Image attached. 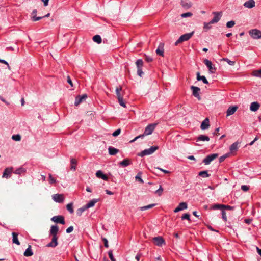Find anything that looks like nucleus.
<instances>
[{"mask_svg":"<svg viewBox=\"0 0 261 261\" xmlns=\"http://www.w3.org/2000/svg\"><path fill=\"white\" fill-rule=\"evenodd\" d=\"M157 124L156 123H152L148 125L145 128L144 132L143 134L140 135L138 136H137L135 137L133 140H132L130 142H134L138 138H143L144 136L149 135L152 134L153 131L154 130Z\"/></svg>","mask_w":261,"mask_h":261,"instance_id":"obj_1","label":"nucleus"},{"mask_svg":"<svg viewBox=\"0 0 261 261\" xmlns=\"http://www.w3.org/2000/svg\"><path fill=\"white\" fill-rule=\"evenodd\" d=\"M122 90V88L121 86L117 87L116 88V94L120 105L124 108H126V105L123 100V94L121 93Z\"/></svg>","mask_w":261,"mask_h":261,"instance_id":"obj_2","label":"nucleus"},{"mask_svg":"<svg viewBox=\"0 0 261 261\" xmlns=\"http://www.w3.org/2000/svg\"><path fill=\"white\" fill-rule=\"evenodd\" d=\"M194 34V32L192 31L191 33H186L180 36L178 39L175 42V45L177 46L184 41L189 40L193 36Z\"/></svg>","mask_w":261,"mask_h":261,"instance_id":"obj_3","label":"nucleus"},{"mask_svg":"<svg viewBox=\"0 0 261 261\" xmlns=\"http://www.w3.org/2000/svg\"><path fill=\"white\" fill-rule=\"evenodd\" d=\"M159 148L158 146H153L148 149H146L138 154V155L141 157L145 155H148L152 154L155 151Z\"/></svg>","mask_w":261,"mask_h":261,"instance_id":"obj_4","label":"nucleus"},{"mask_svg":"<svg viewBox=\"0 0 261 261\" xmlns=\"http://www.w3.org/2000/svg\"><path fill=\"white\" fill-rule=\"evenodd\" d=\"M211 209L212 210H218V209H221V210H233L234 209V207L229 205H226L224 204H215L214 205H212L211 206Z\"/></svg>","mask_w":261,"mask_h":261,"instance_id":"obj_5","label":"nucleus"},{"mask_svg":"<svg viewBox=\"0 0 261 261\" xmlns=\"http://www.w3.org/2000/svg\"><path fill=\"white\" fill-rule=\"evenodd\" d=\"M203 63L207 66L208 69V71L211 73H214L216 71V68L215 66L212 64V62L207 60L204 59L203 60Z\"/></svg>","mask_w":261,"mask_h":261,"instance_id":"obj_6","label":"nucleus"},{"mask_svg":"<svg viewBox=\"0 0 261 261\" xmlns=\"http://www.w3.org/2000/svg\"><path fill=\"white\" fill-rule=\"evenodd\" d=\"M250 36L255 39L261 38V31L257 29H252L249 31Z\"/></svg>","mask_w":261,"mask_h":261,"instance_id":"obj_7","label":"nucleus"},{"mask_svg":"<svg viewBox=\"0 0 261 261\" xmlns=\"http://www.w3.org/2000/svg\"><path fill=\"white\" fill-rule=\"evenodd\" d=\"M218 156V154L217 153H213L210 154L204 159V160H203V163L205 165H208L212 161L216 159Z\"/></svg>","mask_w":261,"mask_h":261,"instance_id":"obj_8","label":"nucleus"},{"mask_svg":"<svg viewBox=\"0 0 261 261\" xmlns=\"http://www.w3.org/2000/svg\"><path fill=\"white\" fill-rule=\"evenodd\" d=\"M153 243L158 246H162L163 244H165V241L162 237H156L152 238Z\"/></svg>","mask_w":261,"mask_h":261,"instance_id":"obj_9","label":"nucleus"},{"mask_svg":"<svg viewBox=\"0 0 261 261\" xmlns=\"http://www.w3.org/2000/svg\"><path fill=\"white\" fill-rule=\"evenodd\" d=\"M51 220L53 222L57 223H60L62 224H65V223L64 217L61 215L54 216L51 218Z\"/></svg>","mask_w":261,"mask_h":261,"instance_id":"obj_10","label":"nucleus"},{"mask_svg":"<svg viewBox=\"0 0 261 261\" xmlns=\"http://www.w3.org/2000/svg\"><path fill=\"white\" fill-rule=\"evenodd\" d=\"M53 199L56 202L62 203L64 200L63 194H56L52 196Z\"/></svg>","mask_w":261,"mask_h":261,"instance_id":"obj_11","label":"nucleus"},{"mask_svg":"<svg viewBox=\"0 0 261 261\" xmlns=\"http://www.w3.org/2000/svg\"><path fill=\"white\" fill-rule=\"evenodd\" d=\"M213 14L215 16L210 21L211 23L214 24L218 22L220 20L222 16V12H214Z\"/></svg>","mask_w":261,"mask_h":261,"instance_id":"obj_12","label":"nucleus"},{"mask_svg":"<svg viewBox=\"0 0 261 261\" xmlns=\"http://www.w3.org/2000/svg\"><path fill=\"white\" fill-rule=\"evenodd\" d=\"M191 89L192 90V94L196 98H198V100L201 99L200 96L199 95V92L200 91V89L199 87H195L194 86H192L191 87Z\"/></svg>","mask_w":261,"mask_h":261,"instance_id":"obj_13","label":"nucleus"},{"mask_svg":"<svg viewBox=\"0 0 261 261\" xmlns=\"http://www.w3.org/2000/svg\"><path fill=\"white\" fill-rule=\"evenodd\" d=\"M58 236H53L51 241L46 245V247H56L58 245Z\"/></svg>","mask_w":261,"mask_h":261,"instance_id":"obj_14","label":"nucleus"},{"mask_svg":"<svg viewBox=\"0 0 261 261\" xmlns=\"http://www.w3.org/2000/svg\"><path fill=\"white\" fill-rule=\"evenodd\" d=\"M238 109V106H233L229 107L226 111L227 117L233 115Z\"/></svg>","mask_w":261,"mask_h":261,"instance_id":"obj_15","label":"nucleus"},{"mask_svg":"<svg viewBox=\"0 0 261 261\" xmlns=\"http://www.w3.org/2000/svg\"><path fill=\"white\" fill-rule=\"evenodd\" d=\"M87 97L86 94H83L82 95L77 96L75 100L74 104L75 106L79 105L81 102H82L84 100H85Z\"/></svg>","mask_w":261,"mask_h":261,"instance_id":"obj_16","label":"nucleus"},{"mask_svg":"<svg viewBox=\"0 0 261 261\" xmlns=\"http://www.w3.org/2000/svg\"><path fill=\"white\" fill-rule=\"evenodd\" d=\"M13 168H6L3 174L2 177L5 178H8L10 177V174L12 173Z\"/></svg>","mask_w":261,"mask_h":261,"instance_id":"obj_17","label":"nucleus"},{"mask_svg":"<svg viewBox=\"0 0 261 261\" xmlns=\"http://www.w3.org/2000/svg\"><path fill=\"white\" fill-rule=\"evenodd\" d=\"M59 230V227L57 225L51 226L49 231L50 234L52 236H57Z\"/></svg>","mask_w":261,"mask_h":261,"instance_id":"obj_18","label":"nucleus"},{"mask_svg":"<svg viewBox=\"0 0 261 261\" xmlns=\"http://www.w3.org/2000/svg\"><path fill=\"white\" fill-rule=\"evenodd\" d=\"M158 186H156L155 187H153L150 188V190L151 191H154L155 194H158L159 196L162 195V192L163 191V189L161 185H159V188L158 189H156Z\"/></svg>","mask_w":261,"mask_h":261,"instance_id":"obj_19","label":"nucleus"},{"mask_svg":"<svg viewBox=\"0 0 261 261\" xmlns=\"http://www.w3.org/2000/svg\"><path fill=\"white\" fill-rule=\"evenodd\" d=\"M210 126L209 119L206 118L201 123L200 128L202 130L207 129Z\"/></svg>","mask_w":261,"mask_h":261,"instance_id":"obj_20","label":"nucleus"},{"mask_svg":"<svg viewBox=\"0 0 261 261\" xmlns=\"http://www.w3.org/2000/svg\"><path fill=\"white\" fill-rule=\"evenodd\" d=\"M157 55H160L161 56H164V44L160 43L155 51Z\"/></svg>","mask_w":261,"mask_h":261,"instance_id":"obj_21","label":"nucleus"},{"mask_svg":"<svg viewBox=\"0 0 261 261\" xmlns=\"http://www.w3.org/2000/svg\"><path fill=\"white\" fill-rule=\"evenodd\" d=\"M260 107V104L258 102H253L250 106V110L251 111L255 112L258 110Z\"/></svg>","mask_w":261,"mask_h":261,"instance_id":"obj_22","label":"nucleus"},{"mask_svg":"<svg viewBox=\"0 0 261 261\" xmlns=\"http://www.w3.org/2000/svg\"><path fill=\"white\" fill-rule=\"evenodd\" d=\"M244 6L246 8H252L255 6V1L254 0H249L246 1L244 4Z\"/></svg>","mask_w":261,"mask_h":261,"instance_id":"obj_23","label":"nucleus"},{"mask_svg":"<svg viewBox=\"0 0 261 261\" xmlns=\"http://www.w3.org/2000/svg\"><path fill=\"white\" fill-rule=\"evenodd\" d=\"M196 142L198 141H208L210 140V138L204 135H200L196 139Z\"/></svg>","mask_w":261,"mask_h":261,"instance_id":"obj_24","label":"nucleus"},{"mask_svg":"<svg viewBox=\"0 0 261 261\" xmlns=\"http://www.w3.org/2000/svg\"><path fill=\"white\" fill-rule=\"evenodd\" d=\"M96 176L98 178L102 179H108V177L106 174H104L101 170H98L96 173Z\"/></svg>","mask_w":261,"mask_h":261,"instance_id":"obj_25","label":"nucleus"},{"mask_svg":"<svg viewBox=\"0 0 261 261\" xmlns=\"http://www.w3.org/2000/svg\"><path fill=\"white\" fill-rule=\"evenodd\" d=\"M197 80L198 81H200V80L202 81V82L204 84H208V82L207 80V79H206V77L204 76H201L200 75L199 72L197 73Z\"/></svg>","mask_w":261,"mask_h":261,"instance_id":"obj_26","label":"nucleus"},{"mask_svg":"<svg viewBox=\"0 0 261 261\" xmlns=\"http://www.w3.org/2000/svg\"><path fill=\"white\" fill-rule=\"evenodd\" d=\"M108 150L109 153L111 155H114L119 152L118 149L111 146L109 147Z\"/></svg>","mask_w":261,"mask_h":261,"instance_id":"obj_27","label":"nucleus"},{"mask_svg":"<svg viewBox=\"0 0 261 261\" xmlns=\"http://www.w3.org/2000/svg\"><path fill=\"white\" fill-rule=\"evenodd\" d=\"M25 172H26V169L25 168H24L23 167H20V168L17 169L16 170H15V171L14 172V173L16 174L21 175V174H24Z\"/></svg>","mask_w":261,"mask_h":261,"instance_id":"obj_28","label":"nucleus"},{"mask_svg":"<svg viewBox=\"0 0 261 261\" xmlns=\"http://www.w3.org/2000/svg\"><path fill=\"white\" fill-rule=\"evenodd\" d=\"M239 143L238 142H236L233 143L231 146H230V150L231 152H233L237 150L238 148V145Z\"/></svg>","mask_w":261,"mask_h":261,"instance_id":"obj_29","label":"nucleus"},{"mask_svg":"<svg viewBox=\"0 0 261 261\" xmlns=\"http://www.w3.org/2000/svg\"><path fill=\"white\" fill-rule=\"evenodd\" d=\"M13 243L18 245H20V242L18 239V234L16 232H12Z\"/></svg>","mask_w":261,"mask_h":261,"instance_id":"obj_30","label":"nucleus"},{"mask_svg":"<svg viewBox=\"0 0 261 261\" xmlns=\"http://www.w3.org/2000/svg\"><path fill=\"white\" fill-rule=\"evenodd\" d=\"M33 253L32 251L31 246H29V247L25 250L24 255L25 256H31L33 255Z\"/></svg>","mask_w":261,"mask_h":261,"instance_id":"obj_31","label":"nucleus"},{"mask_svg":"<svg viewBox=\"0 0 261 261\" xmlns=\"http://www.w3.org/2000/svg\"><path fill=\"white\" fill-rule=\"evenodd\" d=\"M71 169L75 171L76 170V166L77 165V161L73 158L71 159Z\"/></svg>","mask_w":261,"mask_h":261,"instance_id":"obj_32","label":"nucleus"},{"mask_svg":"<svg viewBox=\"0 0 261 261\" xmlns=\"http://www.w3.org/2000/svg\"><path fill=\"white\" fill-rule=\"evenodd\" d=\"M97 200L96 199H93L90 201L86 205H85L86 208L87 209L93 206L97 202Z\"/></svg>","mask_w":261,"mask_h":261,"instance_id":"obj_33","label":"nucleus"},{"mask_svg":"<svg viewBox=\"0 0 261 261\" xmlns=\"http://www.w3.org/2000/svg\"><path fill=\"white\" fill-rule=\"evenodd\" d=\"M130 160L128 159H125L123 160L122 162H120V164L123 166V167H126L130 165Z\"/></svg>","mask_w":261,"mask_h":261,"instance_id":"obj_34","label":"nucleus"},{"mask_svg":"<svg viewBox=\"0 0 261 261\" xmlns=\"http://www.w3.org/2000/svg\"><path fill=\"white\" fill-rule=\"evenodd\" d=\"M155 205H156V204H151L148 205L147 206H144L140 207L139 208V209H140V211H145V210H148V209H149V208H151L153 207Z\"/></svg>","mask_w":261,"mask_h":261,"instance_id":"obj_35","label":"nucleus"},{"mask_svg":"<svg viewBox=\"0 0 261 261\" xmlns=\"http://www.w3.org/2000/svg\"><path fill=\"white\" fill-rule=\"evenodd\" d=\"M93 40L98 44L101 42V38L100 35H96L93 37Z\"/></svg>","mask_w":261,"mask_h":261,"instance_id":"obj_36","label":"nucleus"},{"mask_svg":"<svg viewBox=\"0 0 261 261\" xmlns=\"http://www.w3.org/2000/svg\"><path fill=\"white\" fill-rule=\"evenodd\" d=\"M87 208H86V206L85 205L83 206V207L79 208L76 211V215L79 216H81V215L82 214V213L86 210H87Z\"/></svg>","mask_w":261,"mask_h":261,"instance_id":"obj_37","label":"nucleus"},{"mask_svg":"<svg viewBox=\"0 0 261 261\" xmlns=\"http://www.w3.org/2000/svg\"><path fill=\"white\" fill-rule=\"evenodd\" d=\"M198 175L202 178H206L209 177V174L206 171H200L198 173Z\"/></svg>","mask_w":261,"mask_h":261,"instance_id":"obj_38","label":"nucleus"},{"mask_svg":"<svg viewBox=\"0 0 261 261\" xmlns=\"http://www.w3.org/2000/svg\"><path fill=\"white\" fill-rule=\"evenodd\" d=\"M136 65L137 68H142L143 65V62L142 59H138L136 62Z\"/></svg>","mask_w":261,"mask_h":261,"instance_id":"obj_39","label":"nucleus"},{"mask_svg":"<svg viewBox=\"0 0 261 261\" xmlns=\"http://www.w3.org/2000/svg\"><path fill=\"white\" fill-rule=\"evenodd\" d=\"M67 210L71 213L72 214L74 212L73 208V203H70L68 204L66 206Z\"/></svg>","mask_w":261,"mask_h":261,"instance_id":"obj_40","label":"nucleus"},{"mask_svg":"<svg viewBox=\"0 0 261 261\" xmlns=\"http://www.w3.org/2000/svg\"><path fill=\"white\" fill-rule=\"evenodd\" d=\"M253 75L256 77H261V69L254 70L253 71Z\"/></svg>","mask_w":261,"mask_h":261,"instance_id":"obj_41","label":"nucleus"},{"mask_svg":"<svg viewBox=\"0 0 261 261\" xmlns=\"http://www.w3.org/2000/svg\"><path fill=\"white\" fill-rule=\"evenodd\" d=\"M12 139L15 141H19L21 140V136L19 134L14 135L12 136Z\"/></svg>","mask_w":261,"mask_h":261,"instance_id":"obj_42","label":"nucleus"},{"mask_svg":"<svg viewBox=\"0 0 261 261\" xmlns=\"http://www.w3.org/2000/svg\"><path fill=\"white\" fill-rule=\"evenodd\" d=\"M179 207L182 208V210L187 208V204L186 202H181L178 206Z\"/></svg>","mask_w":261,"mask_h":261,"instance_id":"obj_43","label":"nucleus"},{"mask_svg":"<svg viewBox=\"0 0 261 261\" xmlns=\"http://www.w3.org/2000/svg\"><path fill=\"white\" fill-rule=\"evenodd\" d=\"M235 25V22L233 20L228 21L226 23V27L228 28H232Z\"/></svg>","mask_w":261,"mask_h":261,"instance_id":"obj_44","label":"nucleus"},{"mask_svg":"<svg viewBox=\"0 0 261 261\" xmlns=\"http://www.w3.org/2000/svg\"><path fill=\"white\" fill-rule=\"evenodd\" d=\"M108 255H109V257H110V258L111 261H116V259L114 257L112 250H110L108 252Z\"/></svg>","mask_w":261,"mask_h":261,"instance_id":"obj_45","label":"nucleus"},{"mask_svg":"<svg viewBox=\"0 0 261 261\" xmlns=\"http://www.w3.org/2000/svg\"><path fill=\"white\" fill-rule=\"evenodd\" d=\"M192 16V13L191 12H187V13H182L181 15V16L182 18L191 17Z\"/></svg>","mask_w":261,"mask_h":261,"instance_id":"obj_46","label":"nucleus"},{"mask_svg":"<svg viewBox=\"0 0 261 261\" xmlns=\"http://www.w3.org/2000/svg\"><path fill=\"white\" fill-rule=\"evenodd\" d=\"M211 24L212 23H211V21L208 23L204 22L203 28L206 30L210 29L211 28Z\"/></svg>","mask_w":261,"mask_h":261,"instance_id":"obj_47","label":"nucleus"},{"mask_svg":"<svg viewBox=\"0 0 261 261\" xmlns=\"http://www.w3.org/2000/svg\"><path fill=\"white\" fill-rule=\"evenodd\" d=\"M229 156V154H225L219 158V162H223L226 158Z\"/></svg>","mask_w":261,"mask_h":261,"instance_id":"obj_48","label":"nucleus"},{"mask_svg":"<svg viewBox=\"0 0 261 261\" xmlns=\"http://www.w3.org/2000/svg\"><path fill=\"white\" fill-rule=\"evenodd\" d=\"M43 17H37L36 16H31V19L33 21H36L41 19Z\"/></svg>","mask_w":261,"mask_h":261,"instance_id":"obj_49","label":"nucleus"},{"mask_svg":"<svg viewBox=\"0 0 261 261\" xmlns=\"http://www.w3.org/2000/svg\"><path fill=\"white\" fill-rule=\"evenodd\" d=\"M223 60L226 61L227 63L230 65H233L234 64V61H231L227 58H223Z\"/></svg>","mask_w":261,"mask_h":261,"instance_id":"obj_50","label":"nucleus"},{"mask_svg":"<svg viewBox=\"0 0 261 261\" xmlns=\"http://www.w3.org/2000/svg\"><path fill=\"white\" fill-rule=\"evenodd\" d=\"M120 133H121V129H118L113 132L112 135L114 137H116V136H118L120 134Z\"/></svg>","mask_w":261,"mask_h":261,"instance_id":"obj_51","label":"nucleus"},{"mask_svg":"<svg viewBox=\"0 0 261 261\" xmlns=\"http://www.w3.org/2000/svg\"><path fill=\"white\" fill-rule=\"evenodd\" d=\"M241 189L243 191L246 192V191H247L249 189V186H247V185H242L241 186Z\"/></svg>","mask_w":261,"mask_h":261,"instance_id":"obj_52","label":"nucleus"},{"mask_svg":"<svg viewBox=\"0 0 261 261\" xmlns=\"http://www.w3.org/2000/svg\"><path fill=\"white\" fill-rule=\"evenodd\" d=\"M143 74L144 73L142 71V68H137V74L139 76H142Z\"/></svg>","mask_w":261,"mask_h":261,"instance_id":"obj_53","label":"nucleus"},{"mask_svg":"<svg viewBox=\"0 0 261 261\" xmlns=\"http://www.w3.org/2000/svg\"><path fill=\"white\" fill-rule=\"evenodd\" d=\"M222 218L225 221H227L226 214L225 212L223 210H222Z\"/></svg>","mask_w":261,"mask_h":261,"instance_id":"obj_54","label":"nucleus"},{"mask_svg":"<svg viewBox=\"0 0 261 261\" xmlns=\"http://www.w3.org/2000/svg\"><path fill=\"white\" fill-rule=\"evenodd\" d=\"M182 219H187L189 221H190V215L188 214H184L183 216H182Z\"/></svg>","mask_w":261,"mask_h":261,"instance_id":"obj_55","label":"nucleus"},{"mask_svg":"<svg viewBox=\"0 0 261 261\" xmlns=\"http://www.w3.org/2000/svg\"><path fill=\"white\" fill-rule=\"evenodd\" d=\"M181 5L182 6L184 7H187V8H189L191 6L190 5L188 4L187 3H186L185 1H181Z\"/></svg>","mask_w":261,"mask_h":261,"instance_id":"obj_56","label":"nucleus"},{"mask_svg":"<svg viewBox=\"0 0 261 261\" xmlns=\"http://www.w3.org/2000/svg\"><path fill=\"white\" fill-rule=\"evenodd\" d=\"M0 63H3V64H5L7 65V67H8V68L9 70H10V66H9V65L8 63L6 61H5V60H4L1 59H0Z\"/></svg>","mask_w":261,"mask_h":261,"instance_id":"obj_57","label":"nucleus"},{"mask_svg":"<svg viewBox=\"0 0 261 261\" xmlns=\"http://www.w3.org/2000/svg\"><path fill=\"white\" fill-rule=\"evenodd\" d=\"M102 241L103 242L106 248H108L109 247V245H108V241L107 239H106V238H103L102 239Z\"/></svg>","mask_w":261,"mask_h":261,"instance_id":"obj_58","label":"nucleus"},{"mask_svg":"<svg viewBox=\"0 0 261 261\" xmlns=\"http://www.w3.org/2000/svg\"><path fill=\"white\" fill-rule=\"evenodd\" d=\"M142 173L141 172H139L138 173L137 175L135 176V179H142Z\"/></svg>","mask_w":261,"mask_h":261,"instance_id":"obj_59","label":"nucleus"},{"mask_svg":"<svg viewBox=\"0 0 261 261\" xmlns=\"http://www.w3.org/2000/svg\"><path fill=\"white\" fill-rule=\"evenodd\" d=\"M73 230V227L71 226L70 227H69L67 229H66V232L68 233H69L70 232H71Z\"/></svg>","mask_w":261,"mask_h":261,"instance_id":"obj_60","label":"nucleus"},{"mask_svg":"<svg viewBox=\"0 0 261 261\" xmlns=\"http://www.w3.org/2000/svg\"><path fill=\"white\" fill-rule=\"evenodd\" d=\"M145 61L147 62H150L152 61V58L150 56H145Z\"/></svg>","mask_w":261,"mask_h":261,"instance_id":"obj_61","label":"nucleus"},{"mask_svg":"<svg viewBox=\"0 0 261 261\" xmlns=\"http://www.w3.org/2000/svg\"><path fill=\"white\" fill-rule=\"evenodd\" d=\"M219 130H220V127L217 128L215 130L214 132L213 133V134L214 135H218L219 134Z\"/></svg>","mask_w":261,"mask_h":261,"instance_id":"obj_62","label":"nucleus"},{"mask_svg":"<svg viewBox=\"0 0 261 261\" xmlns=\"http://www.w3.org/2000/svg\"><path fill=\"white\" fill-rule=\"evenodd\" d=\"M67 82L72 86L73 87V83L72 82L70 77L69 76H68L67 77Z\"/></svg>","mask_w":261,"mask_h":261,"instance_id":"obj_63","label":"nucleus"},{"mask_svg":"<svg viewBox=\"0 0 261 261\" xmlns=\"http://www.w3.org/2000/svg\"><path fill=\"white\" fill-rule=\"evenodd\" d=\"M0 100L5 102L7 105H9V103L2 96L0 95Z\"/></svg>","mask_w":261,"mask_h":261,"instance_id":"obj_64","label":"nucleus"}]
</instances>
